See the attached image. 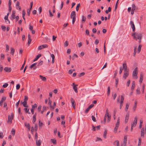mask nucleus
I'll use <instances>...</instances> for the list:
<instances>
[{
  "label": "nucleus",
  "instance_id": "a211bd4d",
  "mask_svg": "<svg viewBox=\"0 0 146 146\" xmlns=\"http://www.w3.org/2000/svg\"><path fill=\"white\" fill-rule=\"evenodd\" d=\"M119 122H120L119 117H118V118L117 123L115 124V126L119 127Z\"/></svg>",
  "mask_w": 146,
  "mask_h": 146
},
{
  "label": "nucleus",
  "instance_id": "5fc2aeb1",
  "mask_svg": "<svg viewBox=\"0 0 146 146\" xmlns=\"http://www.w3.org/2000/svg\"><path fill=\"white\" fill-rule=\"evenodd\" d=\"M86 20V18L84 16H82V22H85Z\"/></svg>",
  "mask_w": 146,
  "mask_h": 146
},
{
  "label": "nucleus",
  "instance_id": "aec40b11",
  "mask_svg": "<svg viewBox=\"0 0 146 146\" xmlns=\"http://www.w3.org/2000/svg\"><path fill=\"white\" fill-rule=\"evenodd\" d=\"M25 125L26 127H27L28 130L29 131L31 129V127L29 124L28 123L27 124L26 123H25Z\"/></svg>",
  "mask_w": 146,
  "mask_h": 146
},
{
  "label": "nucleus",
  "instance_id": "f257e3e1",
  "mask_svg": "<svg viewBox=\"0 0 146 146\" xmlns=\"http://www.w3.org/2000/svg\"><path fill=\"white\" fill-rule=\"evenodd\" d=\"M132 36H133L134 39L136 40L137 39L139 40V42L140 43L142 37V34L141 33H135L132 34Z\"/></svg>",
  "mask_w": 146,
  "mask_h": 146
},
{
  "label": "nucleus",
  "instance_id": "6e6552de",
  "mask_svg": "<svg viewBox=\"0 0 146 146\" xmlns=\"http://www.w3.org/2000/svg\"><path fill=\"white\" fill-rule=\"evenodd\" d=\"M130 25L133 31H135V27L133 22L132 21H131L130 22Z\"/></svg>",
  "mask_w": 146,
  "mask_h": 146
},
{
  "label": "nucleus",
  "instance_id": "393cba45",
  "mask_svg": "<svg viewBox=\"0 0 146 146\" xmlns=\"http://www.w3.org/2000/svg\"><path fill=\"white\" fill-rule=\"evenodd\" d=\"M107 133V131L106 130H105L104 131V134H103V137L105 139L106 138V135Z\"/></svg>",
  "mask_w": 146,
  "mask_h": 146
},
{
  "label": "nucleus",
  "instance_id": "4be33fe9",
  "mask_svg": "<svg viewBox=\"0 0 146 146\" xmlns=\"http://www.w3.org/2000/svg\"><path fill=\"white\" fill-rule=\"evenodd\" d=\"M129 105V104H128V103H127V104H126V106H125V110L126 111H127L128 110Z\"/></svg>",
  "mask_w": 146,
  "mask_h": 146
},
{
  "label": "nucleus",
  "instance_id": "9b49d317",
  "mask_svg": "<svg viewBox=\"0 0 146 146\" xmlns=\"http://www.w3.org/2000/svg\"><path fill=\"white\" fill-rule=\"evenodd\" d=\"M41 143V141L40 140H37V139L36 141V145L38 146H40Z\"/></svg>",
  "mask_w": 146,
  "mask_h": 146
},
{
  "label": "nucleus",
  "instance_id": "c756f323",
  "mask_svg": "<svg viewBox=\"0 0 146 146\" xmlns=\"http://www.w3.org/2000/svg\"><path fill=\"white\" fill-rule=\"evenodd\" d=\"M124 100V96L123 95H122L121 96V101L120 102L121 103H123Z\"/></svg>",
  "mask_w": 146,
  "mask_h": 146
},
{
  "label": "nucleus",
  "instance_id": "0eeeda50",
  "mask_svg": "<svg viewBox=\"0 0 146 146\" xmlns=\"http://www.w3.org/2000/svg\"><path fill=\"white\" fill-rule=\"evenodd\" d=\"M70 101L72 103V105L73 108H75L76 104L75 100L72 98H71Z\"/></svg>",
  "mask_w": 146,
  "mask_h": 146
},
{
  "label": "nucleus",
  "instance_id": "0e129e2a",
  "mask_svg": "<svg viewBox=\"0 0 146 146\" xmlns=\"http://www.w3.org/2000/svg\"><path fill=\"white\" fill-rule=\"evenodd\" d=\"M49 16L50 17H52L53 16V15L52 14L50 10H49Z\"/></svg>",
  "mask_w": 146,
  "mask_h": 146
},
{
  "label": "nucleus",
  "instance_id": "603ef678",
  "mask_svg": "<svg viewBox=\"0 0 146 146\" xmlns=\"http://www.w3.org/2000/svg\"><path fill=\"white\" fill-rule=\"evenodd\" d=\"M6 51L7 52L9 50V46L7 44L6 45Z\"/></svg>",
  "mask_w": 146,
  "mask_h": 146
},
{
  "label": "nucleus",
  "instance_id": "ddd939ff",
  "mask_svg": "<svg viewBox=\"0 0 146 146\" xmlns=\"http://www.w3.org/2000/svg\"><path fill=\"white\" fill-rule=\"evenodd\" d=\"M137 102L136 101H135L134 102V105L133 107V109L134 111H135L136 109L137 106Z\"/></svg>",
  "mask_w": 146,
  "mask_h": 146
},
{
  "label": "nucleus",
  "instance_id": "412c9836",
  "mask_svg": "<svg viewBox=\"0 0 146 146\" xmlns=\"http://www.w3.org/2000/svg\"><path fill=\"white\" fill-rule=\"evenodd\" d=\"M110 115H109V110L108 109H107L106 110V113L104 116H106V117H107L108 116H110Z\"/></svg>",
  "mask_w": 146,
  "mask_h": 146
},
{
  "label": "nucleus",
  "instance_id": "ea45409f",
  "mask_svg": "<svg viewBox=\"0 0 146 146\" xmlns=\"http://www.w3.org/2000/svg\"><path fill=\"white\" fill-rule=\"evenodd\" d=\"M112 96L114 100H115L117 96V94L116 93H115L114 94L113 93H112Z\"/></svg>",
  "mask_w": 146,
  "mask_h": 146
},
{
  "label": "nucleus",
  "instance_id": "c9c22d12",
  "mask_svg": "<svg viewBox=\"0 0 146 146\" xmlns=\"http://www.w3.org/2000/svg\"><path fill=\"white\" fill-rule=\"evenodd\" d=\"M36 119V117L33 116L32 122L33 123L35 122Z\"/></svg>",
  "mask_w": 146,
  "mask_h": 146
},
{
  "label": "nucleus",
  "instance_id": "f8f14e48",
  "mask_svg": "<svg viewBox=\"0 0 146 146\" xmlns=\"http://www.w3.org/2000/svg\"><path fill=\"white\" fill-rule=\"evenodd\" d=\"M123 69H124V71H127V66L126 64L125 63H124L123 64Z\"/></svg>",
  "mask_w": 146,
  "mask_h": 146
},
{
  "label": "nucleus",
  "instance_id": "f3484780",
  "mask_svg": "<svg viewBox=\"0 0 146 146\" xmlns=\"http://www.w3.org/2000/svg\"><path fill=\"white\" fill-rule=\"evenodd\" d=\"M15 12L14 11H13L12 12V14L11 15V17L12 19H14L15 18Z\"/></svg>",
  "mask_w": 146,
  "mask_h": 146
},
{
  "label": "nucleus",
  "instance_id": "49530a36",
  "mask_svg": "<svg viewBox=\"0 0 146 146\" xmlns=\"http://www.w3.org/2000/svg\"><path fill=\"white\" fill-rule=\"evenodd\" d=\"M64 44L65 46H67L68 44V41L67 40L66 41Z\"/></svg>",
  "mask_w": 146,
  "mask_h": 146
},
{
  "label": "nucleus",
  "instance_id": "338daca9",
  "mask_svg": "<svg viewBox=\"0 0 146 146\" xmlns=\"http://www.w3.org/2000/svg\"><path fill=\"white\" fill-rule=\"evenodd\" d=\"M6 98V97H3L2 98L1 101H2V102H3L4 101H5V100Z\"/></svg>",
  "mask_w": 146,
  "mask_h": 146
},
{
  "label": "nucleus",
  "instance_id": "79ce46f5",
  "mask_svg": "<svg viewBox=\"0 0 146 146\" xmlns=\"http://www.w3.org/2000/svg\"><path fill=\"white\" fill-rule=\"evenodd\" d=\"M80 7V4L79 3L77 5L76 8V10L77 11H78L79 10V8Z\"/></svg>",
  "mask_w": 146,
  "mask_h": 146
},
{
  "label": "nucleus",
  "instance_id": "4468645a",
  "mask_svg": "<svg viewBox=\"0 0 146 146\" xmlns=\"http://www.w3.org/2000/svg\"><path fill=\"white\" fill-rule=\"evenodd\" d=\"M143 79V74L142 73H141L140 75L139 82L140 83H141Z\"/></svg>",
  "mask_w": 146,
  "mask_h": 146
},
{
  "label": "nucleus",
  "instance_id": "052dcab7",
  "mask_svg": "<svg viewBox=\"0 0 146 146\" xmlns=\"http://www.w3.org/2000/svg\"><path fill=\"white\" fill-rule=\"evenodd\" d=\"M97 140H96V141H102V139L100 137H97Z\"/></svg>",
  "mask_w": 146,
  "mask_h": 146
},
{
  "label": "nucleus",
  "instance_id": "4c0bfd02",
  "mask_svg": "<svg viewBox=\"0 0 146 146\" xmlns=\"http://www.w3.org/2000/svg\"><path fill=\"white\" fill-rule=\"evenodd\" d=\"M118 127H118L115 126V127L114 129V133H116L117 132Z\"/></svg>",
  "mask_w": 146,
  "mask_h": 146
},
{
  "label": "nucleus",
  "instance_id": "13d9d810",
  "mask_svg": "<svg viewBox=\"0 0 146 146\" xmlns=\"http://www.w3.org/2000/svg\"><path fill=\"white\" fill-rule=\"evenodd\" d=\"M38 129V126L36 124L35 125V131H36Z\"/></svg>",
  "mask_w": 146,
  "mask_h": 146
},
{
  "label": "nucleus",
  "instance_id": "c03bdc74",
  "mask_svg": "<svg viewBox=\"0 0 146 146\" xmlns=\"http://www.w3.org/2000/svg\"><path fill=\"white\" fill-rule=\"evenodd\" d=\"M1 60H3L5 58V55L4 54H1Z\"/></svg>",
  "mask_w": 146,
  "mask_h": 146
},
{
  "label": "nucleus",
  "instance_id": "f03ea898",
  "mask_svg": "<svg viewBox=\"0 0 146 146\" xmlns=\"http://www.w3.org/2000/svg\"><path fill=\"white\" fill-rule=\"evenodd\" d=\"M71 18L72 19V23L74 24L76 20V12L75 11H73L71 12Z\"/></svg>",
  "mask_w": 146,
  "mask_h": 146
},
{
  "label": "nucleus",
  "instance_id": "58836bf2",
  "mask_svg": "<svg viewBox=\"0 0 146 146\" xmlns=\"http://www.w3.org/2000/svg\"><path fill=\"white\" fill-rule=\"evenodd\" d=\"M92 120L94 122H96V121L95 117L93 115L92 116Z\"/></svg>",
  "mask_w": 146,
  "mask_h": 146
},
{
  "label": "nucleus",
  "instance_id": "a878e982",
  "mask_svg": "<svg viewBox=\"0 0 146 146\" xmlns=\"http://www.w3.org/2000/svg\"><path fill=\"white\" fill-rule=\"evenodd\" d=\"M132 10L134 11L136 9V7L135 5L134 4H132Z\"/></svg>",
  "mask_w": 146,
  "mask_h": 146
},
{
  "label": "nucleus",
  "instance_id": "6ab92c4d",
  "mask_svg": "<svg viewBox=\"0 0 146 146\" xmlns=\"http://www.w3.org/2000/svg\"><path fill=\"white\" fill-rule=\"evenodd\" d=\"M72 86H73V89L74 90L76 91H77V88L76 87V85H75L74 83L72 84Z\"/></svg>",
  "mask_w": 146,
  "mask_h": 146
},
{
  "label": "nucleus",
  "instance_id": "e2e57ef3",
  "mask_svg": "<svg viewBox=\"0 0 146 146\" xmlns=\"http://www.w3.org/2000/svg\"><path fill=\"white\" fill-rule=\"evenodd\" d=\"M92 131H96L95 127L93 125H92Z\"/></svg>",
  "mask_w": 146,
  "mask_h": 146
},
{
  "label": "nucleus",
  "instance_id": "69168bd1",
  "mask_svg": "<svg viewBox=\"0 0 146 146\" xmlns=\"http://www.w3.org/2000/svg\"><path fill=\"white\" fill-rule=\"evenodd\" d=\"M16 89L17 90H18L20 88V85L19 84H17L16 85Z\"/></svg>",
  "mask_w": 146,
  "mask_h": 146
},
{
  "label": "nucleus",
  "instance_id": "680f3d73",
  "mask_svg": "<svg viewBox=\"0 0 146 146\" xmlns=\"http://www.w3.org/2000/svg\"><path fill=\"white\" fill-rule=\"evenodd\" d=\"M123 69L122 68V67H121L120 68V70L119 71V73L120 74H121V73Z\"/></svg>",
  "mask_w": 146,
  "mask_h": 146
},
{
  "label": "nucleus",
  "instance_id": "8fccbe9b",
  "mask_svg": "<svg viewBox=\"0 0 146 146\" xmlns=\"http://www.w3.org/2000/svg\"><path fill=\"white\" fill-rule=\"evenodd\" d=\"M107 117H108L107 121L108 122H109L110 121V119H111V115H110L109 116H108Z\"/></svg>",
  "mask_w": 146,
  "mask_h": 146
},
{
  "label": "nucleus",
  "instance_id": "bb28decb",
  "mask_svg": "<svg viewBox=\"0 0 146 146\" xmlns=\"http://www.w3.org/2000/svg\"><path fill=\"white\" fill-rule=\"evenodd\" d=\"M115 143H117V146H119V141L118 140H116L113 143V144L115 145Z\"/></svg>",
  "mask_w": 146,
  "mask_h": 146
},
{
  "label": "nucleus",
  "instance_id": "6e6d98bb",
  "mask_svg": "<svg viewBox=\"0 0 146 146\" xmlns=\"http://www.w3.org/2000/svg\"><path fill=\"white\" fill-rule=\"evenodd\" d=\"M78 58V56L77 55H76L75 54H74L73 55V56H72V59L73 60H74L75 58Z\"/></svg>",
  "mask_w": 146,
  "mask_h": 146
},
{
  "label": "nucleus",
  "instance_id": "09e8293b",
  "mask_svg": "<svg viewBox=\"0 0 146 146\" xmlns=\"http://www.w3.org/2000/svg\"><path fill=\"white\" fill-rule=\"evenodd\" d=\"M4 19L5 20H7V21L9 23H10V21L8 19V16H5Z\"/></svg>",
  "mask_w": 146,
  "mask_h": 146
},
{
  "label": "nucleus",
  "instance_id": "20e7f679",
  "mask_svg": "<svg viewBox=\"0 0 146 146\" xmlns=\"http://www.w3.org/2000/svg\"><path fill=\"white\" fill-rule=\"evenodd\" d=\"M11 116L12 117H11V116L10 115H8V120L7 121V122L8 123H11L12 122V119H13V113H11Z\"/></svg>",
  "mask_w": 146,
  "mask_h": 146
},
{
  "label": "nucleus",
  "instance_id": "39448f33",
  "mask_svg": "<svg viewBox=\"0 0 146 146\" xmlns=\"http://www.w3.org/2000/svg\"><path fill=\"white\" fill-rule=\"evenodd\" d=\"M37 105L36 104H35L34 105L32 106V108L31 109V111L32 114H33L34 112V110L35 108L37 107Z\"/></svg>",
  "mask_w": 146,
  "mask_h": 146
},
{
  "label": "nucleus",
  "instance_id": "37998d69",
  "mask_svg": "<svg viewBox=\"0 0 146 146\" xmlns=\"http://www.w3.org/2000/svg\"><path fill=\"white\" fill-rule=\"evenodd\" d=\"M141 45H139L138 48V52H139L141 51Z\"/></svg>",
  "mask_w": 146,
  "mask_h": 146
},
{
  "label": "nucleus",
  "instance_id": "e433bc0d",
  "mask_svg": "<svg viewBox=\"0 0 146 146\" xmlns=\"http://www.w3.org/2000/svg\"><path fill=\"white\" fill-rule=\"evenodd\" d=\"M127 138L125 136L124 137V143H125V144L127 143Z\"/></svg>",
  "mask_w": 146,
  "mask_h": 146
},
{
  "label": "nucleus",
  "instance_id": "2f4dec72",
  "mask_svg": "<svg viewBox=\"0 0 146 146\" xmlns=\"http://www.w3.org/2000/svg\"><path fill=\"white\" fill-rule=\"evenodd\" d=\"M135 82L134 81H133L132 82V86H131V89L132 90H133V89H134L135 86Z\"/></svg>",
  "mask_w": 146,
  "mask_h": 146
},
{
  "label": "nucleus",
  "instance_id": "473e14b6",
  "mask_svg": "<svg viewBox=\"0 0 146 146\" xmlns=\"http://www.w3.org/2000/svg\"><path fill=\"white\" fill-rule=\"evenodd\" d=\"M141 138H139V141H138V146L140 145H141Z\"/></svg>",
  "mask_w": 146,
  "mask_h": 146
},
{
  "label": "nucleus",
  "instance_id": "864d4df0",
  "mask_svg": "<svg viewBox=\"0 0 146 146\" xmlns=\"http://www.w3.org/2000/svg\"><path fill=\"white\" fill-rule=\"evenodd\" d=\"M137 117H135L134 118V122L135 123V124H137Z\"/></svg>",
  "mask_w": 146,
  "mask_h": 146
},
{
  "label": "nucleus",
  "instance_id": "9d476101",
  "mask_svg": "<svg viewBox=\"0 0 146 146\" xmlns=\"http://www.w3.org/2000/svg\"><path fill=\"white\" fill-rule=\"evenodd\" d=\"M128 76V71H124V74L123 77L125 79Z\"/></svg>",
  "mask_w": 146,
  "mask_h": 146
},
{
  "label": "nucleus",
  "instance_id": "7ed1b4c3",
  "mask_svg": "<svg viewBox=\"0 0 146 146\" xmlns=\"http://www.w3.org/2000/svg\"><path fill=\"white\" fill-rule=\"evenodd\" d=\"M137 73H138V71H137V68H135V69L133 70V74H132V76H133V77L134 79H136L137 78Z\"/></svg>",
  "mask_w": 146,
  "mask_h": 146
},
{
  "label": "nucleus",
  "instance_id": "774afa93",
  "mask_svg": "<svg viewBox=\"0 0 146 146\" xmlns=\"http://www.w3.org/2000/svg\"><path fill=\"white\" fill-rule=\"evenodd\" d=\"M1 28L4 31L6 29V27L3 25H2L1 27Z\"/></svg>",
  "mask_w": 146,
  "mask_h": 146
},
{
  "label": "nucleus",
  "instance_id": "3c124183",
  "mask_svg": "<svg viewBox=\"0 0 146 146\" xmlns=\"http://www.w3.org/2000/svg\"><path fill=\"white\" fill-rule=\"evenodd\" d=\"M43 123L42 122H40V121H39V127H41L43 125Z\"/></svg>",
  "mask_w": 146,
  "mask_h": 146
},
{
  "label": "nucleus",
  "instance_id": "1a4fd4ad",
  "mask_svg": "<svg viewBox=\"0 0 146 146\" xmlns=\"http://www.w3.org/2000/svg\"><path fill=\"white\" fill-rule=\"evenodd\" d=\"M141 137H144V128H142V129L141 130Z\"/></svg>",
  "mask_w": 146,
  "mask_h": 146
},
{
  "label": "nucleus",
  "instance_id": "72a5a7b5",
  "mask_svg": "<svg viewBox=\"0 0 146 146\" xmlns=\"http://www.w3.org/2000/svg\"><path fill=\"white\" fill-rule=\"evenodd\" d=\"M129 113H127L126 114L125 119H127V120H128V119L129 118Z\"/></svg>",
  "mask_w": 146,
  "mask_h": 146
},
{
  "label": "nucleus",
  "instance_id": "a19ab883",
  "mask_svg": "<svg viewBox=\"0 0 146 146\" xmlns=\"http://www.w3.org/2000/svg\"><path fill=\"white\" fill-rule=\"evenodd\" d=\"M11 133L13 135H15V130L14 129H12L11 131Z\"/></svg>",
  "mask_w": 146,
  "mask_h": 146
},
{
  "label": "nucleus",
  "instance_id": "7c9ffc66",
  "mask_svg": "<svg viewBox=\"0 0 146 146\" xmlns=\"http://www.w3.org/2000/svg\"><path fill=\"white\" fill-rule=\"evenodd\" d=\"M51 141H52L54 144H56V140L53 139H51Z\"/></svg>",
  "mask_w": 146,
  "mask_h": 146
},
{
  "label": "nucleus",
  "instance_id": "423d86ee",
  "mask_svg": "<svg viewBox=\"0 0 146 146\" xmlns=\"http://www.w3.org/2000/svg\"><path fill=\"white\" fill-rule=\"evenodd\" d=\"M48 47V46L47 44H43L42 45L39 46L38 48V50H40L43 48H47Z\"/></svg>",
  "mask_w": 146,
  "mask_h": 146
},
{
  "label": "nucleus",
  "instance_id": "dca6fc26",
  "mask_svg": "<svg viewBox=\"0 0 146 146\" xmlns=\"http://www.w3.org/2000/svg\"><path fill=\"white\" fill-rule=\"evenodd\" d=\"M22 104L23 105V106L27 108L28 107V105L27 104V102L25 101V100L23 102H22Z\"/></svg>",
  "mask_w": 146,
  "mask_h": 146
},
{
  "label": "nucleus",
  "instance_id": "a18cd8bd",
  "mask_svg": "<svg viewBox=\"0 0 146 146\" xmlns=\"http://www.w3.org/2000/svg\"><path fill=\"white\" fill-rule=\"evenodd\" d=\"M42 108V106L41 105H39L38 108V112H40L41 110V109Z\"/></svg>",
  "mask_w": 146,
  "mask_h": 146
},
{
  "label": "nucleus",
  "instance_id": "bf43d9fd",
  "mask_svg": "<svg viewBox=\"0 0 146 146\" xmlns=\"http://www.w3.org/2000/svg\"><path fill=\"white\" fill-rule=\"evenodd\" d=\"M90 109L89 108H88L85 111V112L86 114L88 113Z\"/></svg>",
  "mask_w": 146,
  "mask_h": 146
},
{
  "label": "nucleus",
  "instance_id": "c85d7f7f",
  "mask_svg": "<svg viewBox=\"0 0 146 146\" xmlns=\"http://www.w3.org/2000/svg\"><path fill=\"white\" fill-rule=\"evenodd\" d=\"M111 8L109 7L108 8V10H106L105 11V12L106 13H108L109 12H110L111 11Z\"/></svg>",
  "mask_w": 146,
  "mask_h": 146
},
{
  "label": "nucleus",
  "instance_id": "cd10ccee",
  "mask_svg": "<svg viewBox=\"0 0 146 146\" xmlns=\"http://www.w3.org/2000/svg\"><path fill=\"white\" fill-rule=\"evenodd\" d=\"M39 76L42 80L44 81L46 80V78L45 77H43L41 75H40Z\"/></svg>",
  "mask_w": 146,
  "mask_h": 146
},
{
  "label": "nucleus",
  "instance_id": "5701e85b",
  "mask_svg": "<svg viewBox=\"0 0 146 146\" xmlns=\"http://www.w3.org/2000/svg\"><path fill=\"white\" fill-rule=\"evenodd\" d=\"M41 56V54H38L36 58H35L34 60V61H35L36 60H37L38 58H40V56Z\"/></svg>",
  "mask_w": 146,
  "mask_h": 146
},
{
  "label": "nucleus",
  "instance_id": "4d7b16f0",
  "mask_svg": "<svg viewBox=\"0 0 146 146\" xmlns=\"http://www.w3.org/2000/svg\"><path fill=\"white\" fill-rule=\"evenodd\" d=\"M8 85V84L7 83H5L3 85V87L4 88L7 87Z\"/></svg>",
  "mask_w": 146,
  "mask_h": 146
},
{
  "label": "nucleus",
  "instance_id": "b1692460",
  "mask_svg": "<svg viewBox=\"0 0 146 146\" xmlns=\"http://www.w3.org/2000/svg\"><path fill=\"white\" fill-rule=\"evenodd\" d=\"M11 53L12 55H13L14 52H15V50L13 48H11Z\"/></svg>",
  "mask_w": 146,
  "mask_h": 146
},
{
  "label": "nucleus",
  "instance_id": "2eb2a0df",
  "mask_svg": "<svg viewBox=\"0 0 146 146\" xmlns=\"http://www.w3.org/2000/svg\"><path fill=\"white\" fill-rule=\"evenodd\" d=\"M4 70L7 72H10L11 71V69L10 68L7 67H5L4 69Z\"/></svg>",
  "mask_w": 146,
  "mask_h": 146
},
{
  "label": "nucleus",
  "instance_id": "f704fd0d",
  "mask_svg": "<svg viewBox=\"0 0 146 146\" xmlns=\"http://www.w3.org/2000/svg\"><path fill=\"white\" fill-rule=\"evenodd\" d=\"M24 110H25V112L26 113H28L29 114H30L31 113L29 112V109L26 107L24 108Z\"/></svg>",
  "mask_w": 146,
  "mask_h": 146
},
{
  "label": "nucleus",
  "instance_id": "de8ad7c7",
  "mask_svg": "<svg viewBox=\"0 0 146 146\" xmlns=\"http://www.w3.org/2000/svg\"><path fill=\"white\" fill-rule=\"evenodd\" d=\"M36 63L33 64H32V65H31V66L30 68H33L35 66V65H36Z\"/></svg>",
  "mask_w": 146,
  "mask_h": 146
}]
</instances>
